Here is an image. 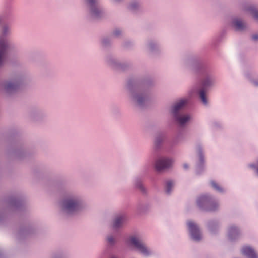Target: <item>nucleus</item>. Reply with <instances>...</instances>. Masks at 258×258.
<instances>
[{"label":"nucleus","mask_w":258,"mask_h":258,"mask_svg":"<svg viewBox=\"0 0 258 258\" xmlns=\"http://www.w3.org/2000/svg\"><path fill=\"white\" fill-rule=\"evenodd\" d=\"M197 205L206 211H214L218 205L209 196L203 195L199 197L197 201Z\"/></svg>","instance_id":"f257e3e1"},{"label":"nucleus","mask_w":258,"mask_h":258,"mask_svg":"<svg viewBox=\"0 0 258 258\" xmlns=\"http://www.w3.org/2000/svg\"><path fill=\"white\" fill-rule=\"evenodd\" d=\"M187 101L185 99L180 100L177 102L172 108V113L180 125H183L190 119V117L187 115H180L178 114V112L186 104Z\"/></svg>","instance_id":"f03ea898"},{"label":"nucleus","mask_w":258,"mask_h":258,"mask_svg":"<svg viewBox=\"0 0 258 258\" xmlns=\"http://www.w3.org/2000/svg\"><path fill=\"white\" fill-rule=\"evenodd\" d=\"M63 208L67 213H71L80 209V204L77 201L68 200L63 202Z\"/></svg>","instance_id":"7ed1b4c3"},{"label":"nucleus","mask_w":258,"mask_h":258,"mask_svg":"<svg viewBox=\"0 0 258 258\" xmlns=\"http://www.w3.org/2000/svg\"><path fill=\"white\" fill-rule=\"evenodd\" d=\"M130 241L131 244L136 247L141 252L145 255L149 254L148 251L145 245L137 237L133 236L130 239Z\"/></svg>","instance_id":"20e7f679"},{"label":"nucleus","mask_w":258,"mask_h":258,"mask_svg":"<svg viewBox=\"0 0 258 258\" xmlns=\"http://www.w3.org/2000/svg\"><path fill=\"white\" fill-rule=\"evenodd\" d=\"M172 163V161L169 159L160 158L157 160L155 167L157 171H161L169 168Z\"/></svg>","instance_id":"39448f33"},{"label":"nucleus","mask_w":258,"mask_h":258,"mask_svg":"<svg viewBox=\"0 0 258 258\" xmlns=\"http://www.w3.org/2000/svg\"><path fill=\"white\" fill-rule=\"evenodd\" d=\"M187 225L192 238L195 240H200L201 235L198 226L191 221L188 222Z\"/></svg>","instance_id":"423d86ee"},{"label":"nucleus","mask_w":258,"mask_h":258,"mask_svg":"<svg viewBox=\"0 0 258 258\" xmlns=\"http://www.w3.org/2000/svg\"><path fill=\"white\" fill-rule=\"evenodd\" d=\"M7 45L3 39L0 40V66H1L5 60Z\"/></svg>","instance_id":"0eeeda50"},{"label":"nucleus","mask_w":258,"mask_h":258,"mask_svg":"<svg viewBox=\"0 0 258 258\" xmlns=\"http://www.w3.org/2000/svg\"><path fill=\"white\" fill-rule=\"evenodd\" d=\"M241 251L243 254L246 255L248 258H257L254 250L249 246H243Z\"/></svg>","instance_id":"6e6552de"},{"label":"nucleus","mask_w":258,"mask_h":258,"mask_svg":"<svg viewBox=\"0 0 258 258\" xmlns=\"http://www.w3.org/2000/svg\"><path fill=\"white\" fill-rule=\"evenodd\" d=\"M124 217L122 216L117 217L113 224V227L115 228L120 227L124 221Z\"/></svg>","instance_id":"1a4fd4ad"},{"label":"nucleus","mask_w":258,"mask_h":258,"mask_svg":"<svg viewBox=\"0 0 258 258\" xmlns=\"http://www.w3.org/2000/svg\"><path fill=\"white\" fill-rule=\"evenodd\" d=\"M88 3L89 4V5L92 7V15L94 17H97L98 16V13H99V10L96 9H93V6L95 3V0H87Z\"/></svg>","instance_id":"9d476101"},{"label":"nucleus","mask_w":258,"mask_h":258,"mask_svg":"<svg viewBox=\"0 0 258 258\" xmlns=\"http://www.w3.org/2000/svg\"><path fill=\"white\" fill-rule=\"evenodd\" d=\"M234 25L237 30H242L244 27V24L240 20H235L234 22Z\"/></svg>","instance_id":"9b49d317"},{"label":"nucleus","mask_w":258,"mask_h":258,"mask_svg":"<svg viewBox=\"0 0 258 258\" xmlns=\"http://www.w3.org/2000/svg\"><path fill=\"white\" fill-rule=\"evenodd\" d=\"M17 87V84L12 82H8L5 85V88L8 91L16 89Z\"/></svg>","instance_id":"f8f14e48"},{"label":"nucleus","mask_w":258,"mask_h":258,"mask_svg":"<svg viewBox=\"0 0 258 258\" xmlns=\"http://www.w3.org/2000/svg\"><path fill=\"white\" fill-rule=\"evenodd\" d=\"M200 97L201 98V99L202 100V102L204 104H207V100L205 95V91L203 89H202L200 91Z\"/></svg>","instance_id":"ddd939ff"},{"label":"nucleus","mask_w":258,"mask_h":258,"mask_svg":"<svg viewBox=\"0 0 258 258\" xmlns=\"http://www.w3.org/2000/svg\"><path fill=\"white\" fill-rule=\"evenodd\" d=\"M173 186V183L172 181H168L166 183V192L169 194L171 191V187Z\"/></svg>","instance_id":"4468645a"},{"label":"nucleus","mask_w":258,"mask_h":258,"mask_svg":"<svg viewBox=\"0 0 258 258\" xmlns=\"http://www.w3.org/2000/svg\"><path fill=\"white\" fill-rule=\"evenodd\" d=\"M238 232V231L237 228L236 227L232 226L230 227L229 229V236L232 238V235L234 233L237 234Z\"/></svg>","instance_id":"2eb2a0df"},{"label":"nucleus","mask_w":258,"mask_h":258,"mask_svg":"<svg viewBox=\"0 0 258 258\" xmlns=\"http://www.w3.org/2000/svg\"><path fill=\"white\" fill-rule=\"evenodd\" d=\"M211 185L212 186V187L216 189L217 190L219 191H222V188L220 186H219L217 183H216L215 181H211Z\"/></svg>","instance_id":"dca6fc26"},{"label":"nucleus","mask_w":258,"mask_h":258,"mask_svg":"<svg viewBox=\"0 0 258 258\" xmlns=\"http://www.w3.org/2000/svg\"><path fill=\"white\" fill-rule=\"evenodd\" d=\"M251 14H252V16L255 19L258 20V11H257L252 10Z\"/></svg>","instance_id":"f3484780"},{"label":"nucleus","mask_w":258,"mask_h":258,"mask_svg":"<svg viewBox=\"0 0 258 258\" xmlns=\"http://www.w3.org/2000/svg\"><path fill=\"white\" fill-rule=\"evenodd\" d=\"M107 241L109 243L112 244L114 242L113 238L112 237H108L107 238Z\"/></svg>","instance_id":"a211bd4d"},{"label":"nucleus","mask_w":258,"mask_h":258,"mask_svg":"<svg viewBox=\"0 0 258 258\" xmlns=\"http://www.w3.org/2000/svg\"><path fill=\"white\" fill-rule=\"evenodd\" d=\"M252 39L254 40H258V34L253 35L252 36Z\"/></svg>","instance_id":"6ab92c4d"},{"label":"nucleus","mask_w":258,"mask_h":258,"mask_svg":"<svg viewBox=\"0 0 258 258\" xmlns=\"http://www.w3.org/2000/svg\"><path fill=\"white\" fill-rule=\"evenodd\" d=\"M114 35H115L117 36V35H119V31H118V30H117H117H116V31H114Z\"/></svg>","instance_id":"aec40b11"},{"label":"nucleus","mask_w":258,"mask_h":258,"mask_svg":"<svg viewBox=\"0 0 258 258\" xmlns=\"http://www.w3.org/2000/svg\"><path fill=\"white\" fill-rule=\"evenodd\" d=\"M208 85V83L206 81L203 82V86H206Z\"/></svg>","instance_id":"412c9836"},{"label":"nucleus","mask_w":258,"mask_h":258,"mask_svg":"<svg viewBox=\"0 0 258 258\" xmlns=\"http://www.w3.org/2000/svg\"><path fill=\"white\" fill-rule=\"evenodd\" d=\"M184 167L185 168H187V165H186V164H184Z\"/></svg>","instance_id":"4be33fe9"},{"label":"nucleus","mask_w":258,"mask_h":258,"mask_svg":"<svg viewBox=\"0 0 258 258\" xmlns=\"http://www.w3.org/2000/svg\"><path fill=\"white\" fill-rule=\"evenodd\" d=\"M131 7H132V8H133H133H134V6L133 5H131Z\"/></svg>","instance_id":"5701e85b"},{"label":"nucleus","mask_w":258,"mask_h":258,"mask_svg":"<svg viewBox=\"0 0 258 258\" xmlns=\"http://www.w3.org/2000/svg\"><path fill=\"white\" fill-rule=\"evenodd\" d=\"M110 258H116V257L114 256H111Z\"/></svg>","instance_id":"b1692460"},{"label":"nucleus","mask_w":258,"mask_h":258,"mask_svg":"<svg viewBox=\"0 0 258 258\" xmlns=\"http://www.w3.org/2000/svg\"><path fill=\"white\" fill-rule=\"evenodd\" d=\"M138 102H139V103L141 102V101L140 100V99L138 100Z\"/></svg>","instance_id":"393cba45"}]
</instances>
